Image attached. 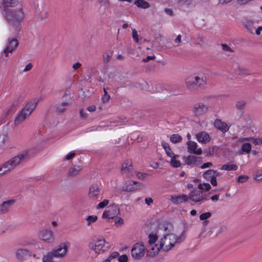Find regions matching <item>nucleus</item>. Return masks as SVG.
<instances>
[{
  "label": "nucleus",
  "instance_id": "obj_1",
  "mask_svg": "<svg viewBox=\"0 0 262 262\" xmlns=\"http://www.w3.org/2000/svg\"><path fill=\"white\" fill-rule=\"evenodd\" d=\"M7 22L13 27L18 28L24 17V13L22 8L15 9H8L1 11Z\"/></svg>",
  "mask_w": 262,
  "mask_h": 262
},
{
  "label": "nucleus",
  "instance_id": "obj_2",
  "mask_svg": "<svg viewBox=\"0 0 262 262\" xmlns=\"http://www.w3.org/2000/svg\"><path fill=\"white\" fill-rule=\"evenodd\" d=\"M186 87L191 92H196L204 89L207 84V78L205 75L201 77L192 75L185 80Z\"/></svg>",
  "mask_w": 262,
  "mask_h": 262
},
{
  "label": "nucleus",
  "instance_id": "obj_3",
  "mask_svg": "<svg viewBox=\"0 0 262 262\" xmlns=\"http://www.w3.org/2000/svg\"><path fill=\"white\" fill-rule=\"evenodd\" d=\"M39 100L37 98L30 100L21 109L14 120L15 125H19L29 117L36 107Z\"/></svg>",
  "mask_w": 262,
  "mask_h": 262
},
{
  "label": "nucleus",
  "instance_id": "obj_4",
  "mask_svg": "<svg viewBox=\"0 0 262 262\" xmlns=\"http://www.w3.org/2000/svg\"><path fill=\"white\" fill-rule=\"evenodd\" d=\"M89 246L90 249L98 254L107 251L111 248V245L103 238H98L94 241V242H91Z\"/></svg>",
  "mask_w": 262,
  "mask_h": 262
},
{
  "label": "nucleus",
  "instance_id": "obj_5",
  "mask_svg": "<svg viewBox=\"0 0 262 262\" xmlns=\"http://www.w3.org/2000/svg\"><path fill=\"white\" fill-rule=\"evenodd\" d=\"M145 253V246L143 242H138L134 244L131 250V255L135 259H141Z\"/></svg>",
  "mask_w": 262,
  "mask_h": 262
},
{
  "label": "nucleus",
  "instance_id": "obj_6",
  "mask_svg": "<svg viewBox=\"0 0 262 262\" xmlns=\"http://www.w3.org/2000/svg\"><path fill=\"white\" fill-rule=\"evenodd\" d=\"M119 213L120 209L117 205H111L107 207V209L103 212L102 217L112 219L117 216Z\"/></svg>",
  "mask_w": 262,
  "mask_h": 262
},
{
  "label": "nucleus",
  "instance_id": "obj_7",
  "mask_svg": "<svg viewBox=\"0 0 262 262\" xmlns=\"http://www.w3.org/2000/svg\"><path fill=\"white\" fill-rule=\"evenodd\" d=\"M29 158L28 152L27 151H24L8 161L11 166H12L13 169H14L16 166L19 165L25 160H28Z\"/></svg>",
  "mask_w": 262,
  "mask_h": 262
},
{
  "label": "nucleus",
  "instance_id": "obj_8",
  "mask_svg": "<svg viewBox=\"0 0 262 262\" xmlns=\"http://www.w3.org/2000/svg\"><path fill=\"white\" fill-rule=\"evenodd\" d=\"M205 196L206 195L204 194L203 191L194 189L189 193L188 198V199L196 203L206 200Z\"/></svg>",
  "mask_w": 262,
  "mask_h": 262
},
{
  "label": "nucleus",
  "instance_id": "obj_9",
  "mask_svg": "<svg viewBox=\"0 0 262 262\" xmlns=\"http://www.w3.org/2000/svg\"><path fill=\"white\" fill-rule=\"evenodd\" d=\"M55 257L63 258L68 252V244L66 243H61L57 248L54 249L51 251Z\"/></svg>",
  "mask_w": 262,
  "mask_h": 262
},
{
  "label": "nucleus",
  "instance_id": "obj_10",
  "mask_svg": "<svg viewBox=\"0 0 262 262\" xmlns=\"http://www.w3.org/2000/svg\"><path fill=\"white\" fill-rule=\"evenodd\" d=\"M183 159L185 163L191 166L200 165L202 163V158L193 155H189L187 157L184 156Z\"/></svg>",
  "mask_w": 262,
  "mask_h": 262
},
{
  "label": "nucleus",
  "instance_id": "obj_11",
  "mask_svg": "<svg viewBox=\"0 0 262 262\" xmlns=\"http://www.w3.org/2000/svg\"><path fill=\"white\" fill-rule=\"evenodd\" d=\"M16 257L21 261L27 260L32 256V253L26 249H19L15 253ZM35 257V255L33 254Z\"/></svg>",
  "mask_w": 262,
  "mask_h": 262
},
{
  "label": "nucleus",
  "instance_id": "obj_12",
  "mask_svg": "<svg viewBox=\"0 0 262 262\" xmlns=\"http://www.w3.org/2000/svg\"><path fill=\"white\" fill-rule=\"evenodd\" d=\"M18 45V41L15 38H9L8 43L6 48L4 50L3 53L6 57L8 56L9 53H11Z\"/></svg>",
  "mask_w": 262,
  "mask_h": 262
},
{
  "label": "nucleus",
  "instance_id": "obj_13",
  "mask_svg": "<svg viewBox=\"0 0 262 262\" xmlns=\"http://www.w3.org/2000/svg\"><path fill=\"white\" fill-rule=\"evenodd\" d=\"M143 186L144 185L140 182L132 180L128 181L124 186V190L126 191H133L139 189Z\"/></svg>",
  "mask_w": 262,
  "mask_h": 262
},
{
  "label": "nucleus",
  "instance_id": "obj_14",
  "mask_svg": "<svg viewBox=\"0 0 262 262\" xmlns=\"http://www.w3.org/2000/svg\"><path fill=\"white\" fill-rule=\"evenodd\" d=\"M208 110V105L202 102H199L194 105L193 112L196 116H199L207 113Z\"/></svg>",
  "mask_w": 262,
  "mask_h": 262
},
{
  "label": "nucleus",
  "instance_id": "obj_15",
  "mask_svg": "<svg viewBox=\"0 0 262 262\" xmlns=\"http://www.w3.org/2000/svg\"><path fill=\"white\" fill-rule=\"evenodd\" d=\"M101 193V190L97 184H92L89 190L88 195L90 199L96 200Z\"/></svg>",
  "mask_w": 262,
  "mask_h": 262
},
{
  "label": "nucleus",
  "instance_id": "obj_16",
  "mask_svg": "<svg viewBox=\"0 0 262 262\" xmlns=\"http://www.w3.org/2000/svg\"><path fill=\"white\" fill-rule=\"evenodd\" d=\"M21 0H1L0 10H5L9 7H14L21 2Z\"/></svg>",
  "mask_w": 262,
  "mask_h": 262
},
{
  "label": "nucleus",
  "instance_id": "obj_17",
  "mask_svg": "<svg viewBox=\"0 0 262 262\" xmlns=\"http://www.w3.org/2000/svg\"><path fill=\"white\" fill-rule=\"evenodd\" d=\"M188 152L192 153L196 155H200L202 154V150L201 148L196 149L198 145L197 143L194 141H188L187 142Z\"/></svg>",
  "mask_w": 262,
  "mask_h": 262
},
{
  "label": "nucleus",
  "instance_id": "obj_18",
  "mask_svg": "<svg viewBox=\"0 0 262 262\" xmlns=\"http://www.w3.org/2000/svg\"><path fill=\"white\" fill-rule=\"evenodd\" d=\"M39 236L40 239L48 242H52L54 238L52 231L48 229L40 231Z\"/></svg>",
  "mask_w": 262,
  "mask_h": 262
},
{
  "label": "nucleus",
  "instance_id": "obj_19",
  "mask_svg": "<svg viewBox=\"0 0 262 262\" xmlns=\"http://www.w3.org/2000/svg\"><path fill=\"white\" fill-rule=\"evenodd\" d=\"M214 125L216 128L221 131L223 133H225L229 129V126L225 122L218 119L214 121Z\"/></svg>",
  "mask_w": 262,
  "mask_h": 262
},
{
  "label": "nucleus",
  "instance_id": "obj_20",
  "mask_svg": "<svg viewBox=\"0 0 262 262\" xmlns=\"http://www.w3.org/2000/svg\"><path fill=\"white\" fill-rule=\"evenodd\" d=\"M133 170V166L131 160H126L122 163L121 169L122 174H128Z\"/></svg>",
  "mask_w": 262,
  "mask_h": 262
},
{
  "label": "nucleus",
  "instance_id": "obj_21",
  "mask_svg": "<svg viewBox=\"0 0 262 262\" xmlns=\"http://www.w3.org/2000/svg\"><path fill=\"white\" fill-rule=\"evenodd\" d=\"M196 139L199 142L207 143L210 141V137L209 134L205 132H201L196 135Z\"/></svg>",
  "mask_w": 262,
  "mask_h": 262
},
{
  "label": "nucleus",
  "instance_id": "obj_22",
  "mask_svg": "<svg viewBox=\"0 0 262 262\" xmlns=\"http://www.w3.org/2000/svg\"><path fill=\"white\" fill-rule=\"evenodd\" d=\"M15 203V200L13 199L9 200L6 201H4L3 203L0 205L1 211L3 212H6L8 211L9 209Z\"/></svg>",
  "mask_w": 262,
  "mask_h": 262
},
{
  "label": "nucleus",
  "instance_id": "obj_23",
  "mask_svg": "<svg viewBox=\"0 0 262 262\" xmlns=\"http://www.w3.org/2000/svg\"><path fill=\"white\" fill-rule=\"evenodd\" d=\"M188 200V198L186 194H182L176 196H171V201L176 204L186 202Z\"/></svg>",
  "mask_w": 262,
  "mask_h": 262
},
{
  "label": "nucleus",
  "instance_id": "obj_24",
  "mask_svg": "<svg viewBox=\"0 0 262 262\" xmlns=\"http://www.w3.org/2000/svg\"><path fill=\"white\" fill-rule=\"evenodd\" d=\"M22 101L23 99L20 96H17L12 103L10 108L8 110L7 114H9L14 112L15 111V107Z\"/></svg>",
  "mask_w": 262,
  "mask_h": 262
},
{
  "label": "nucleus",
  "instance_id": "obj_25",
  "mask_svg": "<svg viewBox=\"0 0 262 262\" xmlns=\"http://www.w3.org/2000/svg\"><path fill=\"white\" fill-rule=\"evenodd\" d=\"M83 168L81 165H74L73 167L69 169L68 176L70 177L76 176Z\"/></svg>",
  "mask_w": 262,
  "mask_h": 262
},
{
  "label": "nucleus",
  "instance_id": "obj_26",
  "mask_svg": "<svg viewBox=\"0 0 262 262\" xmlns=\"http://www.w3.org/2000/svg\"><path fill=\"white\" fill-rule=\"evenodd\" d=\"M1 165H2V167L3 168V172L4 174V175L7 174L8 172H10L11 170L14 169L9 161H7V162Z\"/></svg>",
  "mask_w": 262,
  "mask_h": 262
},
{
  "label": "nucleus",
  "instance_id": "obj_27",
  "mask_svg": "<svg viewBox=\"0 0 262 262\" xmlns=\"http://www.w3.org/2000/svg\"><path fill=\"white\" fill-rule=\"evenodd\" d=\"M244 26L249 32L251 33H253L255 27H254V22L252 20H246L244 22Z\"/></svg>",
  "mask_w": 262,
  "mask_h": 262
},
{
  "label": "nucleus",
  "instance_id": "obj_28",
  "mask_svg": "<svg viewBox=\"0 0 262 262\" xmlns=\"http://www.w3.org/2000/svg\"><path fill=\"white\" fill-rule=\"evenodd\" d=\"M134 4L139 8L146 9L150 7L149 4L144 0H136Z\"/></svg>",
  "mask_w": 262,
  "mask_h": 262
},
{
  "label": "nucleus",
  "instance_id": "obj_29",
  "mask_svg": "<svg viewBox=\"0 0 262 262\" xmlns=\"http://www.w3.org/2000/svg\"><path fill=\"white\" fill-rule=\"evenodd\" d=\"M54 257H55L54 255L51 251L42 257V262H54Z\"/></svg>",
  "mask_w": 262,
  "mask_h": 262
},
{
  "label": "nucleus",
  "instance_id": "obj_30",
  "mask_svg": "<svg viewBox=\"0 0 262 262\" xmlns=\"http://www.w3.org/2000/svg\"><path fill=\"white\" fill-rule=\"evenodd\" d=\"M237 169L238 166L236 164H225L223 165L221 167L222 170H225L227 171H235Z\"/></svg>",
  "mask_w": 262,
  "mask_h": 262
},
{
  "label": "nucleus",
  "instance_id": "obj_31",
  "mask_svg": "<svg viewBox=\"0 0 262 262\" xmlns=\"http://www.w3.org/2000/svg\"><path fill=\"white\" fill-rule=\"evenodd\" d=\"M170 140L173 143H177L182 141V138L179 134H173L170 136Z\"/></svg>",
  "mask_w": 262,
  "mask_h": 262
},
{
  "label": "nucleus",
  "instance_id": "obj_32",
  "mask_svg": "<svg viewBox=\"0 0 262 262\" xmlns=\"http://www.w3.org/2000/svg\"><path fill=\"white\" fill-rule=\"evenodd\" d=\"M246 103V101L244 100H238L235 104V107L238 110L243 111L245 108Z\"/></svg>",
  "mask_w": 262,
  "mask_h": 262
},
{
  "label": "nucleus",
  "instance_id": "obj_33",
  "mask_svg": "<svg viewBox=\"0 0 262 262\" xmlns=\"http://www.w3.org/2000/svg\"><path fill=\"white\" fill-rule=\"evenodd\" d=\"M241 150L246 153H249L251 150V144L249 143H244L241 147Z\"/></svg>",
  "mask_w": 262,
  "mask_h": 262
},
{
  "label": "nucleus",
  "instance_id": "obj_34",
  "mask_svg": "<svg viewBox=\"0 0 262 262\" xmlns=\"http://www.w3.org/2000/svg\"><path fill=\"white\" fill-rule=\"evenodd\" d=\"M213 172H214L213 169H209L204 173L203 177L205 179L209 180L213 177Z\"/></svg>",
  "mask_w": 262,
  "mask_h": 262
},
{
  "label": "nucleus",
  "instance_id": "obj_35",
  "mask_svg": "<svg viewBox=\"0 0 262 262\" xmlns=\"http://www.w3.org/2000/svg\"><path fill=\"white\" fill-rule=\"evenodd\" d=\"M148 244L150 245L154 244L158 239V236L156 234H149L148 236Z\"/></svg>",
  "mask_w": 262,
  "mask_h": 262
},
{
  "label": "nucleus",
  "instance_id": "obj_36",
  "mask_svg": "<svg viewBox=\"0 0 262 262\" xmlns=\"http://www.w3.org/2000/svg\"><path fill=\"white\" fill-rule=\"evenodd\" d=\"M109 203V200L107 199L103 200V201L99 203L96 206L97 209H101L104 208Z\"/></svg>",
  "mask_w": 262,
  "mask_h": 262
},
{
  "label": "nucleus",
  "instance_id": "obj_37",
  "mask_svg": "<svg viewBox=\"0 0 262 262\" xmlns=\"http://www.w3.org/2000/svg\"><path fill=\"white\" fill-rule=\"evenodd\" d=\"M97 216L95 215H90L87 217L86 220L88 221V225L90 226L92 223H94L97 220Z\"/></svg>",
  "mask_w": 262,
  "mask_h": 262
},
{
  "label": "nucleus",
  "instance_id": "obj_38",
  "mask_svg": "<svg viewBox=\"0 0 262 262\" xmlns=\"http://www.w3.org/2000/svg\"><path fill=\"white\" fill-rule=\"evenodd\" d=\"M166 238V235H165L163 238H162L160 241L159 247L157 248V250L156 252H154V254L155 253H158V252L160 250V249H162L164 247V245L165 244V239Z\"/></svg>",
  "mask_w": 262,
  "mask_h": 262
},
{
  "label": "nucleus",
  "instance_id": "obj_39",
  "mask_svg": "<svg viewBox=\"0 0 262 262\" xmlns=\"http://www.w3.org/2000/svg\"><path fill=\"white\" fill-rule=\"evenodd\" d=\"M211 216V213L210 212H207L201 214L200 216V220L201 221L206 220Z\"/></svg>",
  "mask_w": 262,
  "mask_h": 262
},
{
  "label": "nucleus",
  "instance_id": "obj_40",
  "mask_svg": "<svg viewBox=\"0 0 262 262\" xmlns=\"http://www.w3.org/2000/svg\"><path fill=\"white\" fill-rule=\"evenodd\" d=\"M103 91L104 95L102 97V100L103 102H107L109 100L110 96L107 94V92H106V89L105 88H103Z\"/></svg>",
  "mask_w": 262,
  "mask_h": 262
},
{
  "label": "nucleus",
  "instance_id": "obj_41",
  "mask_svg": "<svg viewBox=\"0 0 262 262\" xmlns=\"http://www.w3.org/2000/svg\"><path fill=\"white\" fill-rule=\"evenodd\" d=\"M170 165L173 167L177 168L180 166L181 162L179 160L171 159Z\"/></svg>",
  "mask_w": 262,
  "mask_h": 262
},
{
  "label": "nucleus",
  "instance_id": "obj_42",
  "mask_svg": "<svg viewBox=\"0 0 262 262\" xmlns=\"http://www.w3.org/2000/svg\"><path fill=\"white\" fill-rule=\"evenodd\" d=\"M254 179L257 181H259L262 180V171H257L254 175Z\"/></svg>",
  "mask_w": 262,
  "mask_h": 262
},
{
  "label": "nucleus",
  "instance_id": "obj_43",
  "mask_svg": "<svg viewBox=\"0 0 262 262\" xmlns=\"http://www.w3.org/2000/svg\"><path fill=\"white\" fill-rule=\"evenodd\" d=\"M249 177L246 175H241L237 178V182L238 183H244L246 182Z\"/></svg>",
  "mask_w": 262,
  "mask_h": 262
},
{
  "label": "nucleus",
  "instance_id": "obj_44",
  "mask_svg": "<svg viewBox=\"0 0 262 262\" xmlns=\"http://www.w3.org/2000/svg\"><path fill=\"white\" fill-rule=\"evenodd\" d=\"M132 36L133 39L137 43L139 42L138 34L137 31L135 29L132 30Z\"/></svg>",
  "mask_w": 262,
  "mask_h": 262
},
{
  "label": "nucleus",
  "instance_id": "obj_45",
  "mask_svg": "<svg viewBox=\"0 0 262 262\" xmlns=\"http://www.w3.org/2000/svg\"><path fill=\"white\" fill-rule=\"evenodd\" d=\"M111 58V56L109 55L108 54L105 53L103 55V61L104 63H107Z\"/></svg>",
  "mask_w": 262,
  "mask_h": 262
},
{
  "label": "nucleus",
  "instance_id": "obj_46",
  "mask_svg": "<svg viewBox=\"0 0 262 262\" xmlns=\"http://www.w3.org/2000/svg\"><path fill=\"white\" fill-rule=\"evenodd\" d=\"M119 262H127L128 261V257L126 254H123L120 256H118Z\"/></svg>",
  "mask_w": 262,
  "mask_h": 262
},
{
  "label": "nucleus",
  "instance_id": "obj_47",
  "mask_svg": "<svg viewBox=\"0 0 262 262\" xmlns=\"http://www.w3.org/2000/svg\"><path fill=\"white\" fill-rule=\"evenodd\" d=\"M80 117L82 119H85L87 118V114L84 111L83 108H81L79 111Z\"/></svg>",
  "mask_w": 262,
  "mask_h": 262
},
{
  "label": "nucleus",
  "instance_id": "obj_48",
  "mask_svg": "<svg viewBox=\"0 0 262 262\" xmlns=\"http://www.w3.org/2000/svg\"><path fill=\"white\" fill-rule=\"evenodd\" d=\"M75 155H76V154H75V151H71L70 152H69L68 154L67 155V156L66 157V160H71L75 157Z\"/></svg>",
  "mask_w": 262,
  "mask_h": 262
},
{
  "label": "nucleus",
  "instance_id": "obj_49",
  "mask_svg": "<svg viewBox=\"0 0 262 262\" xmlns=\"http://www.w3.org/2000/svg\"><path fill=\"white\" fill-rule=\"evenodd\" d=\"M119 255V253L118 252H113L112 253L110 254L108 258L112 260L113 259L118 257Z\"/></svg>",
  "mask_w": 262,
  "mask_h": 262
},
{
  "label": "nucleus",
  "instance_id": "obj_50",
  "mask_svg": "<svg viewBox=\"0 0 262 262\" xmlns=\"http://www.w3.org/2000/svg\"><path fill=\"white\" fill-rule=\"evenodd\" d=\"M148 174L146 173H143V172H137V177L141 180H143L145 179L146 176H147Z\"/></svg>",
  "mask_w": 262,
  "mask_h": 262
},
{
  "label": "nucleus",
  "instance_id": "obj_51",
  "mask_svg": "<svg viewBox=\"0 0 262 262\" xmlns=\"http://www.w3.org/2000/svg\"><path fill=\"white\" fill-rule=\"evenodd\" d=\"M222 49L225 51L232 52L233 50L226 44H222Z\"/></svg>",
  "mask_w": 262,
  "mask_h": 262
},
{
  "label": "nucleus",
  "instance_id": "obj_52",
  "mask_svg": "<svg viewBox=\"0 0 262 262\" xmlns=\"http://www.w3.org/2000/svg\"><path fill=\"white\" fill-rule=\"evenodd\" d=\"M156 57L155 56H147L146 58H143L142 61L144 62H146L149 61L150 60H154L155 59Z\"/></svg>",
  "mask_w": 262,
  "mask_h": 262
},
{
  "label": "nucleus",
  "instance_id": "obj_53",
  "mask_svg": "<svg viewBox=\"0 0 262 262\" xmlns=\"http://www.w3.org/2000/svg\"><path fill=\"white\" fill-rule=\"evenodd\" d=\"M164 11L166 14L170 16H173L174 15L173 11L171 9L165 8Z\"/></svg>",
  "mask_w": 262,
  "mask_h": 262
},
{
  "label": "nucleus",
  "instance_id": "obj_54",
  "mask_svg": "<svg viewBox=\"0 0 262 262\" xmlns=\"http://www.w3.org/2000/svg\"><path fill=\"white\" fill-rule=\"evenodd\" d=\"M162 147H163V148L164 149V150H166V149H168V150H170V146H169V145L168 143L167 142H162Z\"/></svg>",
  "mask_w": 262,
  "mask_h": 262
},
{
  "label": "nucleus",
  "instance_id": "obj_55",
  "mask_svg": "<svg viewBox=\"0 0 262 262\" xmlns=\"http://www.w3.org/2000/svg\"><path fill=\"white\" fill-rule=\"evenodd\" d=\"M240 75H248L250 74L248 70L247 69L240 70Z\"/></svg>",
  "mask_w": 262,
  "mask_h": 262
},
{
  "label": "nucleus",
  "instance_id": "obj_56",
  "mask_svg": "<svg viewBox=\"0 0 262 262\" xmlns=\"http://www.w3.org/2000/svg\"><path fill=\"white\" fill-rule=\"evenodd\" d=\"M212 165V164L211 162H207L203 164L200 167L202 169H204L207 167H209Z\"/></svg>",
  "mask_w": 262,
  "mask_h": 262
},
{
  "label": "nucleus",
  "instance_id": "obj_57",
  "mask_svg": "<svg viewBox=\"0 0 262 262\" xmlns=\"http://www.w3.org/2000/svg\"><path fill=\"white\" fill-rule=\"evenodd\" d=\"M32 66H32V64L31 63H29L28 64H27L25 68L24 69V72H26V71L30 70L32 69Z\"/></svg>",
  "mask_w": 262,
  "mask_h": 262
},
{
  "label": "nucleus",
  "instance_id": "obj_58",
  "mask_svg": "<svg viewBox=\"0 0 262 262\" xmlns=\"http://www.w3.org/2000/svg\"><path fill=\"white\" fill-rule=\"evenodd\" d=\"M210 181L211 184L213 186H216L217 185V182H216V178L215 177H212L210 179Z\"/></svg>",
  "mask_w": 262,
  "mask_h": 262
},
{
  "label": "nucleus",
  "instance_id": "obj_59",
  "mask_svg": "<svg viewBox=\"0 0 262 262\" xmlns=\"http://www.w3.org/2000/svg\"><path fill=\"white\" fill-rule=\"evenodd\" d=\"M96 106L94 105L89 106L87 107V110L90 112H93L96 110Z\"/></svg>",
  "mask_w": 262,
  "mask_h": 262
},
{
  "label": "nucleus",
  "instance_id": "obj_60",
  "mask_svg": "<svg viewBox=\"0 0 262 262\" xmlns=\"http://www.w3.org/2000/svg\"><path fill=\"white\" fill-rule=\"evenodd\" d=\"M145 201L146 204L149 206L153 202V200L150 198H146Z\"/></svg>",
  "mask_w": 262,
  "mask_h": 262
},
{
  "label": "nucleus",
  "instance_id": "obj_61",
  "mask_svg": "<svg viewBox=\"0 0 262 262\" xmlns=\"http://www.w3.org/2000/svg\"><path fill=\"white\" fill-rule=\"evenodd\" d=\"M203 185L204 186V189L206 191H208L211 189V186L209 183H204Z\"/></svg>",
  "mask_w": 262,
  "mask_h": 262
},
{
  "label": "nucleus",
  "instance_id": "obj_62",
  "mask_svg": "<svg viewBox=\"0 0 262 262\" xmlns=\"http://www.w3.org/2000/svg\"><path fill=\"white\" fill-rule=\"evenodd\" d=\"M174 244H172L170 243L169 245L168 246H166L165 249H164L163 250L164 251H168L172 247L174 246Z\"/></svg>",
  "mask_w": 262,
  "mask_h": 262
},
{
  "label": "nucleus",
  "instance_id": "obj_63",
  "mask_svg": "<svg viewBox=\"0 0 262 262\" xmlns=\"http://www.w3.org/2000/svg\"><path fill=\"white\" fill-rule=\"evenodd\" d=\"M81 65V64L80 62H77L73 65L72 68L74 70H77L80 67Z\"/></svg>",
  "mask_w": 262,
  "mask_h": 262
},
{
  "label": "nucleus",
  "instance_id": "obj_64",
  "mask_svg": "<svg viewBox=\"0 0 262 262\" xmlns=\"http://www.w3.org/2000/svg\"><path fill=\"white\" fill-rule=\"evenodd\" d=\"M260 138H256L253 140V143L255 145H258L261 144Z\"/></svg>",
  "mask_w": 262,
  "mask_h": 262
}]
</instances>
